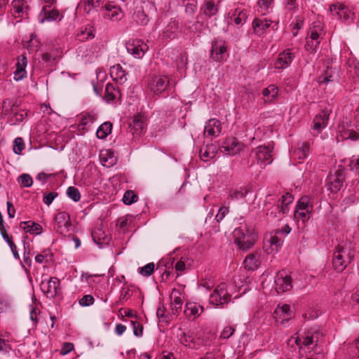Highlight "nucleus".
Masks as SVG:
<instances>
[{
	"label": "nucleus",
	"instance_id": "1",
	"mask_svg": "<svg viewBox=\"0 0 359 359\" xmlns=\"http://www.w3.org/2000/svg\"><path fill=\"white\" fill-rule=\"evenodd\" d=\"M355 257V245L348 241H341L336 247L332 256V266L337 272H342Z\"/></svg>",
	"mask_w": 359,
	"mask_h": 359
},
{
	"label": "nucleus",
	"instance_id": "2",
	"mask_svg": "<svg viewBox=\"0 0 359 359\" xmlns=\"http://www.w3.org/2000/svg\"><path fill=\"white\" fill-rule=\"evenodd\" d=\"M234 242L240 249L247 250L251 248L257 239V233L252 226L241 224L233 232Z\"/></svg>",
	"mask_w": 359,
	"mask_h": 359
},
{
	"label": "nucleus",
	"instance_id": "3",
	"mask_svg": "<svg viewBox=\"0 0 359 359\" xmlns=\"http://www.w3.org/2000/svg\"><path fill=\"white\" fill-rule=\"evenodd\" d=\"M231 294L228 290L227 284L222 283L218 285L210 296V304L215 306L223 307L231 301Z\"/></svg>",
	"mask_w": 359,
	"mask_h": 359
},
{
	"label": "nucleus",
	"instance_id": "4",
	"mask_svg": "<svg viewBox=\"0 0 359 359\" xmlns=\"http://www.w3.org/2000/svg\"><path fill=\"white\" fill-rule=\"evenodd\" d=\"M148 88L157 95L168 93L170 90V79L166 76L154 75L149 79Z\"/></svg>",
	"mask_w": 359,
	"mask_h": 359
},
{
	"label": "nucleus",
	"instance_id": "5",
	"mask_svg": "<svg viewBox=\"0 0 359 359\" xmlns=\"http://www.w3.org/2000/svg\"><path fill=\"white\" fill-rule=\"evenodd\" d=\"M324 337V334L318 327H313L304 332L302 337H297L295 342L297 346H309L312 344L317 346L318 343L321 342Z\"/></svg>",
	"mask_w": 359,
	"mask_h": 359
},
{
	"label": "nucleus",
	"instance_id": "6",
	"mask_svg": "<svg viewBox=\"0 0 359 359\" xmlns=\"http://www.w3.org/2000/svg\"><path fill=\"white\" fill-rule=\"evenodd\" d=\"M40 287L43 294L49 299H53L62 294L60 280L56 277H50L48 280H42Z\"/></svg>",
	"mask_w": 359,
	"mask_h": 359
},
{
	"label": "nucleus",
	"instance_id": "7",
	"mask_svg": "<svg viewBox=\"0 0 359 359\" xmlns=\"http://www.w3.org/2000/svg\"><path fill=\"white\" fill-rule=\"evenodd\" d=\"M227 48V42L225 40L221 38L215 39L211 43V58L215 62H222L225 60Z\"/></svg>",
	"mask_w": 359,
	"mask_h": 359
},
{
	"label": "nucleus",
	"instance_id": "8",
	"mask_svg": "<svg viewBox=\"0 0 359 359\" xmlns=\"http://www.w3.org/2000/svg\"><path fill=\"white\" fill-rule=\"evenodd\" d=\"M70 216L66 212H60L54 217V230L62 235H65L72 228Z\"/></svg>",
	"mask_w": 359,
	"mask_h": 359
},
{
	"label": "nucleus",
	"instance_id": "9",
	"mask_svg": "<svg viewBox=\"0 0 359 359\" xmlns=\"http://www.w3.org/2000/svg\"><path fill=\"white\" fill-rule=\"evenodd\" d=\"M331 109L325 108L317 114L313 120L311 129L314 131L313 136L318 135L328 125Z\"/></svg>",
	"mask_w": 359,
	"mask_h": 359
},
{
	"label": "nucleus",
	"instance_id": "10",
	"mask_svg": "<svg viewBox=\"0 0 359 359\" xmlns=\"http://www.w3.org/2000/svg\"><path fill=\"white\" fill-rule=\"evenodd\" d=\"M254 33L261 36L264 35L266 30L271 27L273 30H277L278 28V22L272 21L271 20L264 18H255L252 23Z\"/></svg>",
	"mask_w": 359,
	"mask_h": 359
},
{
	"label": "nucleus",
	"instance_id": "11",
	"mask_svg": "<svg viewBox=\"0 0 359 359\" xmlns=\"http://www.w3.org/2000/svg\"><path fill=\"white\" fill-rule=\"evenodd\" d=\"M175 257L169 255L168 257L161 259L158 264L156 270L162 272V280L166 282L170 280L171 276H174L175 273L172 272L173 267H175Z\"/></svg>",
	"mask_w": 359,
	"mask_h": 359
},
{
	"label": "nucleus",
	"instance_id": "12",
	"mask_svg": "<svg viewBox=\"0 0 359 359\" xmlns=\"http://www.w3.org/2000/svg\"><path fill=\"white\" fill-rule=\"evenodd\" d=\"M273 147L271 145L259 146L255 149V154L257 163L262 168L272 163V152Z\"/></svg>",
	"mask_w": 359,
	"mask_h": 359
},
{
	"label": "nucleus",
	"instance_id": "13",
	"mask_svg": "<svg viewBox=\"0 0 359 359\" xmlns=\"http://www.w3.org/2000/svg\"><path fill=\"white\" fill-rule=\"evenodd\" d=\"M244 144L236 137H227L220 146V150L226 155L233 156L239 153Z\"/></svg>",
	"mask_w": 359,
	"mask_h": 359
},
{
	"label": "nucleus",
	"instance_id": "14",
	"mask_svg": "<svg viewBox=\"0 0 359 359\" xmlns=\"http://www.w3.org/2000/svg\"><path fill=\"white\" fill-rule=\"evenodd\" d=\"M150 7L149 4L140 3L137 4L132 15V20L137 25L144 26L147 25L149 18L147 14L148 8Z\"/></svg>",
	"mask_w": 359,
	"mask_h": 359
},
{
	"label": "nucleus",
	"instance_id": "15",
	"mask_svg": "<svg viewBox=\"0 0 359 359\" xmlns=\"http://www.w3.org/2000/svg\"><path fill=\"white\" fill-rule=\"evenodd\" d=\"M264 210L266 215L272 219L283 215L280 213L279 203H277V198L274 195L268 194L266 196Z\"/></svg>",
	"mask_w": 359,
	"mask_h": 359
},
{
	"label": "nucleus",
	"instance_id": "16",
	"mask_svg": "<svg viewBox=\"0 0 359 359\" xmlns=\"http://www.w3.org/2000/svg\"><path fill=\"white\" fill-rule=\"evenodd\" d=\"M292 287V278L285 271H279L275 277V289L278 294L283 293Z\"/></svg>",
	"mask_w": 359,
	"mask_h": 359
},
{
	"label": "nucleus",
	"instance_id": "17",
	"mask_svg": "<svg viewBox=\"0 0 359 359\" xmlns=\"http://www.w3.org/2000/svg\"><path fill=\"white\" fill-rule=\"evenodd\" d=\"M126 48L129 53L135 58H141L148 50V46L140 39H134L126 43Z\"/></svg>",
	"mask_w": 359,
	"mask_h": 359
},
{
	"label": "nucleus",
	"instance_id": "18",
	"mask_svg": "<svg viewBox=\"0 0 359 359\" xmlns=\"http://www.w3.org/2000/svg\"><path fill=\"white\" fill-rule=\"evenodd\" d=\"M293 316V312L288 304L278 305L273 313L276 322L284 325Z\"/></svg>",
	"mask_w": 359,
	"mask_h": 359
},
{
	"label": "nucleus",
	"instance_id": "19",
	"mask_svg": "<svg viewBox=\"0 0 359 359\" xmlns=\"http://www.w3.org/2000/svg\"><path fill=\"white\" fill-rule=\"evenodd\" d=\"M121 93L118 86L116 83H108L105 86L103 100L107 102H116L121 100Z\"/></svg>",
	"mask_w": 359,
	"mask_h": 359
},
{
	"label": "nucleus",
	"instance_id": "20",
	"mask_svg": "<svg viewBox=\"0 0 359 359\" xmlns=\"http://www.w3.org/2000/svg\"><path fill=\"white\" fill-rule=\"evenodd\" d=\"M345 175L344 170H337L329 178V189L332 193H337L343 187Z\"/></svg>",
	"mask_w": 359,
	"mask_h": 359
},
{
	"label": "nucleus",
	"instance_id": "21",
	"mask_svg": "<svg viewBox=\"0 0 359 359\" xmlns=\"http://www.w3.org/2000/svg\"><path fill=\"white\" fill-rule=\"evenodd\" d=\"M103 8V6H102ZM105 13L104 17L113 21H118L123 18V12L122 9L113 3H107L104 6Z\"/></svg>",
	"mask_w": 359,
	"mask_h": 359
},
{
	"label": "nucleus",
	"instance_id": "22",
	"mask_svg": "<svg viewBox=\"0 0 359 359\" xmlns=\"http://www.w3.org/2000/svg\"><path fill=\"white\" fill-rule=\"evenodd\" d=\"M146 126L145 118L140 114L135 115L129 124L130 131L133 135H140L145 131Z\"/></svg>",
	"mask_w": 359,
	"mask_h": 359
},
{
	"label": "nucleus",
	"instance_id": "23",
	"mask_svg": "<svg viewBox=\"0 0 359 359\" xmlns=\"http://www.w3.org/2000/svg\"><path fill=\"white\" fill-rule=\"evenodd\" d=\"M27 65V57L24 55L18 56L15 64V70L13 72L15 81H18L27 77V71L25 69Z\"/></svg>",
	"mask_w": 359,
	"mask_h": 359
},
{
	"label": "nucleus",
	"instance_id": "24",
	"mask_svg": "<svg viewBox=\"0 0 359 359\" xmlns=\"http://www.w3.org/2000/svg\"><path fill=\"white\" fill-rule=\"evenodd\" d=\"M178 29V22L175 19H171L162 32V39L170 41L175 39L177 36Z\"/></svg>",
	"mask_w": 359,
	"mask_h": 359
},
{
	"label": "nucleus",
	"instance_id": "25",
	"mask_svg": "<svg viewBox=\"0 0 359 359\" xmlns=\"http://www.w3.org/2000/svg\"><path fill=\"white\" fill-rule=\"evenodd\" d=\"M294 55L290 49L280 53L275 62V67L278 69H283L289 66L292 62Z\"/></svg>",
	"mask_w": 359,
	"mask_h": 359
},
{
	"label": "nucleus",
	"instance_id": "26",
	"mask_svg": "<svg viewBox=\"0 0 359 359\" xmlns=\"http://www.w3.org/2000/svg\"><path fill=\"white\" fill-rule=\"evenodd\" d=\"M222 132V123L217 118H211L206 122L204 135L217 137Z\"/></svg>",
	"mask_w": 359,
	"mask_h": 359
},
{
	"label": "nucleus",
	"instance_id": "27",
	"mask_svg": "<svg viewBox=\"0 0 359 359\" xmlns=\"http://www.w3.org/2000/svg\"><path fill=\"white\" fill-rule=\"evenodd\" d=\"M181 293L178 290L174 289L170 295L171 304L170 310L172 315L177 316L182 309L183 300L181 298Z\"/></svg>",
	"mask_w": 359,
	"mask_h": 359
},
{
	"label": "nucleus",
	"instance_id": "28",
	"mask_svg": "<svg viewBox=\"0 0 359 359\" xmlns=\"http://www.w3.org/2000/svg\"><path fill=\"white\" fill-rule=\"evenodd\" d=\"M339 70L330 67H327L323 73L318 77L320 84H327L329 82L337 81L339 78Z\"/></svg>",
	"mask_w": 359,
	"mask_h": 359
},
{
	"label": "nucleus",
	"instance_id": "29",
	"mask_svg": "<svg viewBox=\"0 0 359 359\" xmlns=\"http://www.w3.org/2000/svg\"><path fill=\"white\" fill-rule=\"evenodd\" d=\"M102 0H81L77 6V8L89 14L91 12L97 11L101 6Z\"/></svg>",
	"mask_w": 359,
	"mask_h": 359
},
{
	"label": "nucleus",
	"instance_id": "30",
	"mask_svg": "<svg viewBox=\"0 0 359 359\" xmlns=\"http://www.w3.org/2000/svg\"><path fill=\"white\" fill-rule=\"evenodd\" d=\"M218 6V4H215L213 0H206L201 7V13L210 18L217 14Z\"/></svg>",
	"mask_w": 359,
	"mask_h": 359
},
{
	"label": "nucleus",
	"instance_id": "31",
	"mask_svg": "<svg viewBox=\"0 0 359 359\" xmlns=\"http://www.w3.org/2000/svg\"><path fill=\"white\" fill-rule=\"evenodd\" d=\"M203 311V307L195 302H189L185 305L184 313L187 318H196Z\"/></svg>",
	"mask_w": 359,
	"mask_h": 359
},
{
	"label": "nucleus",
	"instance_id": "32",
	"mask_svg": "<svg viewBox=\"0 0 359 359\" xmlns=\"http://www.w3.org/2000/svg\"><path fill=\"white\" fill-rule=\"evenodd\" d=\"M294 196L289 192L285 193L280 198L277 199V203H279L280 213L286 215L290 211V205L293 203Z\"/></svg>",
	"mask_w": 359,
	"mask_h": 359
},
{
	"label": "nucleus",
	"instance_id": "33",
	"mask_svg": "<svg viewBox=\"0 0 359 359\" xmlns=\"http://www.w3.org/2000/svg\"><path fill=\"white\" fill-rule=\"evenodd\" d=\"M278 92V88L275 85H270L267 88H264L262 90V95L264 103H273L277 99Z\"/></svg>",
	"mask_w": 359,
	"mask_h": 359
},
{
	"label": "nucleus",
	"instance_id": "34",
	"mask_svg": "<svg viewBox=\"0 0 359 359\" xmlns=\"http://www.w3.org/2000/svg\"><path fill=\"white\" fill-rule=\"evenodd\" d=\"M97 116L94 113L87 112L83 114L81 118L79 130L82 133L88 130L92 124L96 121Z\"/></svg>",
	"mask_w": 359,
	"mask_h": 359
},
{
	"label": "nucleus",
	"instance_id": "35",
	"mask_svg": "<svg viewBox=\"0 0 359 359\" xmlns=\"http://www.w3.org/2000/svg\"><path fill=\"white\" fill-rule=\"evenodd\" d=\"M126 72L121 65L117 64L110 68V76L112 79L120 83H124L126 81Z\"/></svg>",
	"mask_w": 359,
	"mask_h": 359
},
{
	"label": "nucleus",
	"instance_id": "36",
	"mask_svg": "<svg viewBox=\"0 0 359 359\" xmlns=\"http://www.w3.org/2000/svg\"><path fill=\"white\" fill-rule=\"evenodd\" d=\"M244 267L249 271L257 269L260 264L259 255L257 253L249 254L244 260Z\"/></svg>",
	"mask_w": 359,
	"mask_h": 359
},
{
	"label": "nucleus",
	"instance_id": "37",
	"mask_svg": "<svg viewBox=\"0 0 359 359\" xmlns=\"http://www.w3.org/2000/svg\"><path fill=\"white\" fill-rule=\"evenodd\" d=\"M92 238L93 241L102 248L104 245L109 243V238L106 233L101 229H97L92 232Z\"/></svg>",
	"mask_w": 359,
	"mask_h": 359
},
{
	"label": "nucleus",
	"instance_id": "38",
	"mask_svg": "<svg viewBox=\"0 0 359 359\" xmlns=\"http://www.w3.org/2000/svg\"><path fill=\"white\" fill-rule=\"evenodd\" d=\"M324 26L320 21H316L312 23L311 27L309 28L308 37L315 41H320V36L323 32Z\"/></svg>",
	"mask_w": 359,
	"mask_h": 359
},
{
	"label": "nucleus",
	"instance_id": "39",
	"mask_svg": "<svg viewBox=\"0 0 359 359\" xmlns=\"http://www.w3.org/2000/svg\"><path fill=\"white\" fill-rule=\"evenodd\" d=\"M20 227L25 230L26 232L36 235L41 234L43 229L42 226L39 224L32 221L20 222Z\"/></svg>",
	"mask_w": 359,
	"mask_h": 359
},
{
	"label": "nucleus",
	"instance_id": "40",
	"mask_svg": "<svg viewBox=\"0 0 359 359\" xmlns=\"http://www.w3.org/2000/svg\"><path fill=\"white\" fill-rule=\"evenodd\" d=\"M295 209L300 210H308L312 212L313 210V201L312 198L309 196H302L298 201Z\"/></svg>",
	"mask_w": 359,
	"mask_h": 359
},
{
	"label": "nucleus",
	"instance_id": "41",
	"mask_svg": "<svg viewBox=\"0 0 359 359\" xmlns=\"http://www.w3.org/2000/svg\"><path fill=\"white\" fill-rule=\"evenodd\" d=\"M59 14L57 9H47V7L44 6L39 14L40 21L43 22L46 20L48 21L55 20L58 18Z\"/></svg>",
	"mask_w": 359,
	"mask_h": 359
},
{
	"label": "nucleus",
	"instance_id": "42",
	"mask_svg": "<svg viewBox=\"0 0 359 359\" xmlns=\"http://www.w3.org/2000/svg\"><path fill=\"white\" fill-rule=\"evenodd\" d=\"M230 18L236 25H242L248 18L247 12L245 10L236 8L231 13Z\"/></svg>",
	"mask_w": 359,
	"mask_h": 359
},
{
	"label": "nucleus",
	"instance_id": "43",
	"mask_svg": "<svg viewBox=\"0 0 359 359\" xmlns=\"http://www.w3.org/2000/svg\"><path fill=\"white\" fill-rule=\"evenodd\" d=\"M248 193V189L245 187H241L238 189H231L227 198L229 201H238L244 198Z\"/></svg>",
	"mask_w": 359,
	"mask_h": 359
},
{
	"label": "nucleus",
	"instance_id": "44",
	"mask_svg": "<svg viewBox=\"0 0 359 359\" xmlns=\"http://www.w3.org/2000/svg\"><path fill=\"white\" fill-rule=\"evenodd\" d=\"M100 158L103 165L107 167L114 165L116 161L114 152L111 150H105L102 151L100 155Z\"/></svg>",
	"mask_w": 359,
	"mask_h": 359
},
{
	"label": "nucleus",
	"instance_id": "45",
	"mask_svg": "<svg viewBox=\"0 0 359 359\" xmlns=\"http://www.w3.org/2000/svg\"><path fill=\"white\" fill-rule=\"evenodd\" d=\"M112 127V123L109 121L101 124L96 132L97 138L101 140L105 139L107 135L111 133Z\"/></svg>",
	"mask_w": 359,
	"mask_h": 359
},
{
	"label": "nucleus",
	"instance_id": "46",
	"mask_svg": "<svg viewBox=\"0 0 359 359\" xmlns=\"http://www.w3.org/2000/svg\"><path fill=\"white\" fill-rule=\"evenodd\" d=\"M95 29L92 25L86 26L84 29H81L78 34V36L81 41L92 39L95 37Z\"/></svg>",
	"mask_w": 359,
	"mask_h": 359
},
{
	"label": "nucleus",
	"instance_id": "47",
	"mask_svg": "<svg viewBox=\"0 0 359 359\" xmlns=\"http://www.w3.org/2000/svg\"><path fill=\"white\" fill-rule=\"evenodd\" d=\"M355 130L353 128L344 129L342 135L345 139H350L353 141L359 140V123L355 126Z\"/></svg>",
	"mask_w": 359,
	"mask_h": 359
},
{
	"label": "nucleus",
	"instance_id": "48",
	"mask_svg": "<svg viewBox=\"0 0 359 359\" xmlns=\"http://www.w3.org/2000/svg\"><path fill=\"white\" fill-rule=\"evenodd\" d=\"M12 6L14 13L18 14L23 13L29 8L26 0H13Z\"/></svg>",
	"mask_w": 359,
	"mask_h": 359
},
{
	"label": "nucleus",
	"instance_id": "49",
	"mask_svg": "<svg viewBox=\"0 0 359 359\" xmlns=\"http://www.w3.org/2000/svg\"><path fill=\"white\" fill-rule=\"evenodd\" d=\"M212 147V145H207L205 147L201 149L200 157L202 161H207L209 158H213L215 156V152L214 149L211 150Z\"/></svg>",
	"mask_w": 359,
	"mask_h": 359
},
{
	"label": "nucleus",
	"instance_id": "50",
	"mask_svg": "<svg viewBox=\"0 0 359 359\" xmlns=\"http://www.w3.org/2000/svg\"><path fill=\"white\" fill-rule=\"evenodd\" d=\"M180 342L182 344L189 347V348H194L196 346V341L189 333L183 332L180 336Z\"/></svg>",
	"mask_w": 359,
	"mask_h": 359
},
{
	"label": "nucleus",
	"instance_id": "51",
	"mask_svg": "<svg viewBox=\"0 0 359 359\" xmlns=\"http://www.w3.org/2000/svg\"><path fill=\"white\" fill-rule=\"evenodd\" d=\"M156 316L161 321L168 323L172 319L173 315L172 313L165 314V307L163 305H159L156 311Z\"/></svg>",
	"mask_w": 359,
	"mask_h": 359
},
{
	"label": "nucleus",
	"instance_id": "52",
	"mask_svg": "<svg viewBox=\"0 0 359 359\" xmlns=\"http://www.w3.org/2000/svg\"><path fill=\"white\" fill-rule=\"evenodd\" d=\"M41 42L38 37L36 35L32 34L30 39L27 42L26 47L29 51H37L41 47Z\"/></svg>",
	"mask_w": 359,
	"mask_h": 359
},
{
	"label": "nucleus",
	"instance_id": "53",
	"mask_svg": "<svg viewBox=\"0 0 359 359\" xmlns=\"http://www.w3.org/2000/svg\"><path fill=\"white\" fill-rule=\"evenodd\" d=\"M138 199L137 195L133 190H127L123 197V202L126 205H131Z\"/></svg>",
	"mask_w": 359,
	"mask_h": 359
},
{
	"label": "nucleus",
	"instance_id": "54",
	"mask_svg": "<svg viewBox=\"0 0 359 359\" xmlns=\"http://www.w3.org/2000/svg\"><path fill=\"white\" fill-rule=\"evenodd\" d=\"M320 41L312 40L309 37L306 38L305 49L311 53H315L318 48Z\"/></svg>",
	"mask_w": 359,
	"mask_h": 359
},
{
	"label": "nucleus",
	"instance_id": "55",
	"mask_svg": "<svg viewBox=\"0 0 359 359\" xmlns=\"http://www.w3.org/2000/svg\"><path fill=\"white\" fill-rule=\"evenodd\" d=\"M155 264L154 262H150L147 264L145 266L142 267H140L138 269V272L142 276L149 277L150 276L154 271Z\"/></svg>",
	"mask_w": 359,
	"mask_h": 359
},
{
	"label": "nucleus",
	"instance_id": "56",
	"mask_svg": "<svg viewBox=\"0 0 359 359\" xmlns=\"http://www.w3.org/2000/svg\"><path fill=\"white\" fill-rule=\"evenodd\" d=\"M20 187H30L33 184V180L30 175L22 174L18 178Z\"/></svg>",
	"mask_w": 359,
	"mask_h": 359
},
{
	"label": "nucleus",
	"instance_id": "57",
	"mask_svg": "<svg viewBox=\"0 0 359 359\" xmlns=\"http://www.w3.org/2000/svg\"><path fill=\"white\" fill-rule=\"evenodd\" d=\"M304 25V20L299 16L295 18L294 21L290 25L292 27V32L294 36H297L299 29L302 28Z\"/></svg>",
	"mask_w": 359,
	"mask_h": 359
},
{
	"label": "nucleus",
	"instance_id": "58",
	"mask_svg": "<svg viewBox=\"0 0 359 359\" xmlns=\"http://www.w3.org/2000/svg\"><path fill=\"white\" fill-rule=\"evenodd\" d=\"M25 149V142L22 137H16L13 141V152L15 154H21Z\"/></svg>",
	"mask_w": 359,
	"mask_h": 359
},
{
	"label": "nucleus",
	"instance_id": "59",
	"mask_svg": "<svg viewBox=\"0 0 359 359\" xmlns=\"http://www.w3.org/2000/svg\"><path fill=\"white\" fill-rule=\"evenodd\" d=\"M67 194L69 198L74 202H78L81 199V194L77 188L75 187H69L67 188Z\"/></svg>",
	"mask_w": 359,
	"mask_h": 359
},
{
	"label": "nucleus",
	"instance_id": "60",
	"mask_svg": "<svg viewBox=\"0 0 359 359\" xmlns=\"http://www.w3.org/2000/svg\"><path fill=\"white\" fill-rule=\"evenodd\" d=\"M347 167L351 171L359 172V155L353 156L348 161Z\"/></svg>",
	"mask_w": 359,
	"mask_h": 359
},
{
	"label": "nucleus",
	"instance_id": "61",
	"mask_svg": "<svg viewBox=\"0 0 359 359\" xmlns=\"http://www.w3.org/2000/svg\"><path fill=\"white\" fill-rule=\"evenodd\" d=\"M312 212L308 210H300L295 209L294 216L297 219H302L303 222L307 221L311 216Z\"/></svg>",
	"mask_w": 359,
	"mask_h": 359
},
{
	"label": "nucleus",
	"instance_id": "62",
	"mask_svg": "<svg viewBox=\"0 0 359 359\" xmlns=\"http://www.w3.org/2000/svg\"><path fill=\"white\" fill-rule=\"evenodd\" d=\"M130 323L133 327L134 335L137 337H142L143 334V325L137 320H130Z\"/></svg>",
	"mask_w": 359,
	"mask_h": 359
},
{
	"label": "nucleus",
	"instance_id": "63",
	"mask_svg": "<svg viewBox=\"0 0 359 359\" xmlns=\"http://www.w3.org/2000/svg\"><path fill=\"white\" fill-rule=\"evenodd\" d=\"M132 295L130 292V290L128 285H124L121 291L119 302L123 304L124 302H126Z\"/></svg>",
	"mask_w": 359,
	"mask_h": 359
},
{
	"label": "nucleus",
	"instance_id": "64",
	"mask_svg": "<svg viewBox=\"0 0 359 359\" xmlns=\"http://www.w3.org/2000/svg\"><path fill=\"white\" fill-rule=\"evenodd\" d=\"M330 9L331 12H334L336 15L341 18V12L346 9V6L341 4H334L330 6Z\"/></svg>",
	"mask_w": 359,
	"mask_h": 359
}]
</instances>
